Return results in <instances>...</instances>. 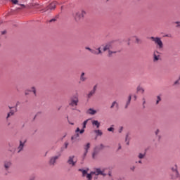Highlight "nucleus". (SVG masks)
<instances>
[{
	"label": "nucleus",
	"instance_id": "nucleus-40",
	"mask_svg": "<svg viewBox=\"0 0 180 180\" xmlns=\"http://www.w3.org/2000/svg\"><path fill=\"white\" fill-rule=\"evenodd\" d=\"M86 50H89V51H92V49H91V48L89 47H86Z\"/></svg>",
	"mask_w": 180,
	"mask_h": 180
},
{
	"label": "nucleus",
	"instance_id": "nucleus-38",
	"mask_svg": "<svg viewBox=\"0 0 180 180\" xmlns=\"http://www.w3.org/2000/svg\"><path fill=\"white\" fill-rule=\"evenodd\" d=\"M12 3H13L15 5L18 4V0H11Z\"/></svg>",
	"mask_w": 180,
	"mask_h": 180
},
{
	"label": "nucleus",
	"instance_id": "nucleus-8",
	"mask_svg": "<svg viewBox=\"0 0 180 180\" xmlns=\"http://www.w3.org/2000/svg\"><path fill=\"white\" fill-rule=\"evenodd\" d=\"M161 56H160V52L158 51H155L153 52V61L154 63L158 61V60H160Z\"/></svg>",
	"mask_w": 180,
	"mask_h": 180
},
{
	"label": "nucleus",
	"instance_id": "nucleus-27",
	"mask_svg": "<svg viewBox=\"0 0 180 180\" xmlns=\"http://www.w3.org/2000/svg\"><path fill=\"white\" fill-rule=\"evenodd\" d=\"M96 155H98V152L96 151V148H95L94 151L92 154V158L95 160V158H96Z\"/></svg>",
	"mask_w": 180,
	"mask_h": 180
},
{
	"label": "nucleus",
	"instance_id": "nucleus-21",
	"mask_svg": "<svg viewBox=\"0 0 180 180\" xmlns=\"http://www.w3.org/2000/svg\"><path fill=\"white\" fill-rule=\"evenodd\" d=\"M171 178H172V179H176V178H179V173H178V172H177V174H176V173L173 172L171 174Z\"/></svg>",
	"mask_w": 180,
	"mask_h": 180
},
{
	"label": "nucleus",
	"instance_id": "nucleus-9",
	"mask_svg": "<svg viewBox=\"0 0 180 180\" xmlns=\"http://www.w3.org/2000/svg\"><path fill=\"white\" fill-rule=\"evenodd\" d=\"M25 143V141L22 142V141H20V144L18 147L15 149V151H17L18 153H20V151H23Z\"/></svg>",
	"mask_w": 180,
	"mask_h": 180
},
{
	"label": "nucleus",
	"instance_id": "nucleus-11",
	"mask_svg": "<svg viewBox=\"0 0 180 180\" xmlns=\"http://www.w3.org/2000/svg\"><path fill=\"white\" fill-rule=\"evenodd\" d=\"M89 148H91V143H88L85 146H84V150L85 152L83 155V158H85L86 157V155L88 154V150H89Z\"/></svg>",
	"mask_w": 180,
	"mask_h": 180
},
{
	"label": "nucleus",
	"instance_id": "nucleus-24",
	"mask_svg": "<svg viewBox=\"0 0 180 180\" xmlns=\"http://www.w3.org/2000/svg\"><path fill=\"white\" fill-rule=\"evenodd\" d=\"M86 79V77H85V73L82 72L80 75V81H82V82H84V81Z\"/></svg>",
	"mask_w": 180,
	"mask_h": 180
},
{
	"label": "nucleus",
	"instance_id": "nucleus-30",
	"mask_svg": "<svg viewBox=\"0 0 180 180\" xmlns=\"http://www.w3.org/2000/svg\"><path fill=\"white\" fill-rule=\"evenodd\" d=\"M92 175H94V174H92V172L90 174H86V178L88 180H92Z\"/></svg>",
	"mask_w": 180,
	"mask_h": 180
},
{
	"label": "nucleus",
	"instance_id": "nucleus-45",
	"mask_svg": "<svg viewBox=\"0 0 180 180\" xmlns=\"http://www.w3.org/2000/svg\"><path fill=\"white\" fill-rule=\"evenodd\" d=\"M122 130H123V127H121V128L120 129V133H122Z\"/></svg>",
	"mask_w": 180,
	"mask_h": 180
},
{
	"label": "nucleus",
	"instance_id": "nucleus-17",
	"mask_svg": "<svg viewBox=\"0 0 180 180\" xmlns=\"http://www.w3.org/2000/svg\"><path fill=\"white\" fill-rule=\"evenodd\" d=\"M96 110L92 109V108H89L88 110H87V113L89 115H91V116H94V115H96Z\"/></svg>",
	"mask_w": 180,
	"mask_h": 180
},
{
	"label": "nucleus",
	"instance_id": "nucleus-33",
	"mask_svg": "<svg viewBox=\"0 0 180 180\" xmlns=\"http://www.w3.org/2000/svg\"><path fill=\"white\" fill-rule=\"evenodd\" d=\"M142 105H143V109L146 108V98L144 97L142 98Z\"/></svg>",
	"mask_w": 180,
	"mask_h": 180
},
{
	"label": "nucleus",
	"instance_id": "nucleus-23",
	"mask_svg": "<svg viewBox=\"0 0 180 180\" xmlns=\"http://www.w3.org/2000/svg\"><path fill=\"white\" fill-rule=\"evenodd\" d=\"M117 53V51H112V49L108 51V57H112L113 54H116Z\"/></svg>",
	"mask_w": 180,
	"mask_h": 180
},
{
	"label": "nucleus",
	"instance_id": "nucleus-14",
	"mask_svg": "<svg viewBox=\"0 0 180 180\" xmlns=\"http://www.w3.org/2000/svg\"><path fill=\"white\" fill-rule=\"evenodd\" d=\"M91 123H92V126L96 127V129H99V127H101V122H99V121L98 120H94L91 121Z\"/></svg>",
	"mask_w": 180,
	"mask_h": 180
},
{
	"label": "nucleus",
	"instance_id": "nucleus-28",
	"mask_svg": "<svg viewBox=\"0 0 180 180\" xmlns=\"http://www.w3.org/2000/svg\"><path fill=\"white\" fill-rule=\"evenodd\" d=\"M160 102H161V96H158L156 97L155 105H158V103H160Z\"/></svg>",
	"mask_w": 180,
	"mask_h": 180
},
{
	"label": "nucleus",
	"instance_id": "nucleus-13",
	"mask_svg": "<svg viewBox=\"0 0 180 180\" xmlns=\"http://www.w3.org/2000/svg\"><path fill=\"white\" fill-rule=\"evenodd\" d=\"M57 5V1H53L50 4V5L48 6V9H50V11H53V9H56V6Z\"/></svg>",
	"mask_w": 180,
	"mask_h": 180
},
{
	"label": "nucleus",
	"instance_id": "nucleus-3",
	"mask_svg": "<svg viewBox=\"0 0 180 180\" xmlns=\"http://www.w3.org/2000/svg\"><path fill=\"white\" fill-rule=\"evenodd\" d=\"M78 102L79 100L78 99V96H73L70 98V102L69 103L70 106H77Z\"/></svg>",
	"mask_w": 180,
	"mask_h": 180
},
{
	"label": "nucleus",
	"instance_id": "nucleus-39",
	"mask_svg": "<svg viewBox=\"0 0 180 180\" xmlns=\"http://www.w3.org/2000/svg\"><path fill=\"white\" fill-rule=\"evenodd\" d=\"M158 133H160V129H157L155 132L156 136H158Z\"/></svg>",
	"mask_w": 180,
	"mask_h": 180
},
{
	"label": "nucleus",
	"instance_id": "nucleus-43",
	"mask_svg": "<svg viewBox=\"0 0 180 180\" xmlns=\"http://www.w3.org/2000/svg\"><path fill=\"white\" fill-rule=\"evenodd\" d=\"M6 34V31L4 30L1 32V34Z\"/></svg>",
	"mask_w": 180,
	"mask_h": 180
},
{
	"label": "nucleus",
	"instance_id": "nucleus-19",
	"mask_svg": "<svg viewBox=\"0 0 180 180\" xmlns=\"http://www.w3.org/2000/svg\"><path fill=\"white\" fill-rule=\"evenodd\" d=\"M11 165H12V163L11 162H6L4 163V167L6 169H9Z\"/></svg>",
	"mask_w": 180,
	"mask_h": 180
},
{
	"label": "nucleus",
	"instance_id": "nucleus-5",
	"mask_svg": "<svg viewBox=\"0 0 180 180\" xmlns=\"http://www.w3.org/2000/svg\"><path fill=\"white\" fill-rule=\"evenodd\" d=\"M75 156L72 155L70 156L67 163L68 164V165H70V167H75L76 164H77V160H75Z\"/></svg>",
	"mask_w": 180,
	"mask_h": 180
},
{
	"label": "nucleus",
	"instance_id": "nucleus-35",
	"mask_svg": "<svg viewBox=\"0 0 180 180\" xmlns=\"http://www.w3.org/2000/svg\"><path fill=\"white\" fill-rule=\"evenodd\" d=\"M88 123V120H85L84 122H83V129H86V124Z\"/></svg>",
	"mask_w": 180,
	"mask_h": 180
},
{
	"label": "nucleus",
	"instance_id": "nucleus-26",
	"mask_svg": "<svg viewBox=\"0 0 180 180\" xmlns=\"http://www.w3.org/2000/svg\"><path fill=\"white\" fill-rule=\"evenodd\" d=\"M145 157H146V153H139L138 155V158H139V160H143V158H144Z\"/></svg>",
	"mask_w": 180,
	"mask_h": 180
},
{
	"label": "nucleus",
	"instance_id": "nucleus-36",
	"mask_svg": "<svg viewBox=\"0 0 180 180\" xmlns=\"http://www.w3.org/2000/svg\"><path fill=\"white\" fill-rule=\"evenodd\" d=\"M176 25V27H180V21H176L174 22Z\"/></svg>",
	"mask_w": 180,
	"mask_h": 180
},
{
	"label": "nucleus",
	"instance_id": "nucleus-15",
	"mask_svg": "<svg viewBox=\"0 0 180 180\" xmlns=\"http://www.w3.org/2000/svg\"><path fill=\"white\" fill-rule=\"evenodd\" d=\"M97 50L98 51L92 49L91 53H92V54H96V56L102 54V51L101 50V48H98Z\"/></svg>",
	"mask_w": 180,
	"mask_h": 180
},
{
	"label": "nucleus",
	"instance_id": "nucleus-1",
	"mask_svg": "<svg viewBox=\"0 0 180 180\" xmlns=\"http://www.w3.org/2000/svg\"><path fill=\"white\" fill-rule=\"evenodd\" d=\"M86 15V12L84 10H80L74 14V19L77 23H81L84 20V18Z\"/></svg>",
	"mask_w": 180,
	"mask_h": 180
},
{
	"label": "nucleus",
	"instance_id": "nucleus-7",
	"mask_svg": "<svg viewBox=\"0 0 180 180\" xmlns=\"http://www.w3.org/2000/svg\"><path fill=\"white\" fill-rule=\"evenodd\" d=\"M115 47V45L112 43V42H110L107 44H105V46L103 47V51H107V50H113Z\"/></svg>",
	"mask_w": 180,
	"mask_h": 180
},
{
	"label": "nucleus",
	"instance_id": "nucleus-29",
	"mask_svg": "<svg viewBox=\"0 0 180 180\" xmlns=\"http://www.w3.org/2000/svg\"><path fill=\"white\" fill-rule=\"evenodd\" d=\"M15 112L13 110H11L10 112L8 113L6 119H9L11 116H13Z\"/></svg>",
	"mask_w": 180,
	"mask_h": 180
},
{
	"label": "nucleus",
	"instance_id": "nucleus-51",
	"mask_svg": "<svg viewBox=\"0 0 180 180\" xmlns=\"http://www.w3.org/2000/svg\"><path fill=\"white\" fill-rule=\"evenodd\" d=\"M131 169H134V167H133L131 168Z\"/></svg>",
	"mask_w": 180,
	"mask_h": 180
},
{
	"label": "nucleus",
	"instance_id": "nucleus-12",
	"mask_svg": "<svg viewBox=\"0 0 180 180\" xmlns=\"http://www.w3.org/2000/svg\"><path fill=\"white\" fill-rule=\"evenodd\" d=\"M96 88H97V86L95 85L93 89L89 93L88 98H91L95 94V92L96 91Z\"/></svg>",
	"mask_w": 180,
	"mask_h": 180
},
{
	"label": "nucleus",
	"instance_id": "nucleus-16",
	"mask_svg": "<svg viewBox=\"0 0 180 180\" xmlns=\"http://www.w3.org/2000/svg\"><path fill=\"white\" fill-rule=\"evenodd\" d=\"M110 108V109H113L114 108L119 109V103L117 101H113Z\"/></svg>",
	"mask_w": 180,
	"mask_h": 180
},
{
	"label": "nucleus",
	"instance_id": "nucleus-25",
	"mask_svg": "<svg viewBox=\"0 0 180 180\" xmlns=\"http://www.w3.org/2000/svg\"><path fill=\"white\" fill-rule=\"evenodd\" d=\"M94 133H96V136H102L103 134L102 131H101L99 129L94 130Z\"/></svg>",
	"mask_w": 180,
	"mask_h": 180
},
{
	"label": "nucleus",
	"instance_id": "nucleus-49",
	"mask_svg": "<svg viewBox=\"0 0 180 180\" xmlns=\"http://www.w3.org/2000/svg\"><path fill=\"white\" fill-rule=\"evenodd\" d=\"M101 148H103V144L101 145Z\"/></svg>",
	"mask_w": 180,
	"mask_h": 180
},
{
	"label": "nucleus",
	"instance_id": "nucleus-18",
	"mask_svg": "<svg viewBox=\"0 0 180 180\" xmlns=\"http://www.w3.org/2000/svg\"><path fill=\"white\" fill-rule=\"evenodd\" d=\"M172 172H174V174H176V175H178V166L175 165L174 167H172Z\"/></svg>",
	"mask_w": 180,
	"mask_h": 180
},
{
	"label": "nucleus",
	"instance_id": "nucleus-42",
	"mask_svg": "<svg viewBox=\"0 0 180 180\" xmlns=\"http://www.w3.org/2000/svg\"><path fill=\"white\" fill-rule=\"evenodd\" d=\"M49 22H56V19H55V18H53V19H51V20H49Z\"/></svg>",
	"mask_w": 180,
	"mask_h": 180
},
{
	"label": "nucleus",
	"instance_id": "nucleus-46",
	"mask_svg": "<svg viewBox=\"0 0 180 180\" xmlns=\"http://www.w3.org/2000/svg\"><path fill=\"white\" fill-rule=\"evenodd\" d=\"M65 148H67L68 147V143H65Z\"/></svg>",
	"mask_w": 180,
	"mask_h": 180
},
{
	"label": "nucleus",
	"instance_id": "nucleus-48",
	"mask_svg": "<svg viewBox=\"0 0 180 180\" xmlns=\"http://www.w3.org/2000/svg\"><path fill=\"white\" fill-rule=\"evenodd\" d=\"M121 148H122V146H120V144H119L118 150H120Z\"/></svg>",
	"mask_w": 180,
	"mask_h": 180
},
{
	"label": "nucleus",
	"instance_id": "nucleus-50",
	"mask_svg": "<svg viewBox=\"0 0 180 180\" xmlns=\"http://www.w3.org/2000/svg\"><path fill=\"white\" fill-rule=\"evenodd\" d=\"M127 137H129V136L127 135V136H126V140H127Z\"/></svg>",
	"mask_w": 180,
	"mask_h": 180
},
{
	"label": "nucleus",
	"instance_id": "nucleus-2",
	"mask_svg": "<svg viewBox=\"0 0 180 180\" xmlns=\"http://www.w3.org/2000/svg\"><path fill=\"white\" fill-rule=\"evenodd\" d=\"M150 39L152 40V41H154L157 49H159V50L164 49V44L162 43L161 38L151 37Z\"/></svg>",
	"mask_w": 180,
	"mask_h": 180
},
{
	"label": "nucleus",
	"instance_id": "nucleus-47",
	"mask_svg": "<svg viewBox=\"0 0 180 180\" xmlns=\"http://www.w3.org/2000/svg\"><path fill=\"white\" fill-rule=\"evenodd\" d=\"M134 100L136 101L137 99V96H134Z\"/></svg>",
	"mask_w": 180,
	"mask_h": 180
},
{
	"label": "nucleus",
	"instance_id": "nucleus-31",
	"mask_svg": "<svg viewBox=\"0 0 180 180\" xmlns=\"http://www.w3.org/2000/svg\"><path fill=\"white\" fill-rule=\"evenodd\" d=\"M79 171H81L82 172L83 176H85V175L88 174V172L86 170L79 169Z\"/></svg>",
	"mask_w": 180,
	"mask_h": 180
},
{
	"label": "nucleus",
	"instance_id": "nucleus-6",
	"mask_svg": "<svg viewBox=\"0 0 180 180\" xmlns=\"http://www.w3.org/2000/svg\"><path fill=\"white\" fill-rule=\"evenodd\" d=\"M85 131V129L82 128V129H79V128H77L75 133L76 134L73 136H72L71 140L74 141L75 139H77V137H79V134H83V133ZM79 133V134H78Z\"/></svg>",
	"mask_w": 180,
	"mask_h": 180
},
{
	"label": "nucleus",
	"instance_id": "nucleus-37",
	"mask_svg": "<svg viewBox=\"0 0 180 180\" xmlns=\"http://www.w3.org/2000/svg\"><path fill=\"white\" fill-rule=\"evenodd\" d=\"M108 131H115V128H113V127H110V128L108 129Z\"/></svg>",
	"mask_w": 180,
	"mask_h": 180
},
{
	"label": "nucleus",
	"instance_id": "nucleus-4",
	"mask_svg": "<svg viewBox=\"0 0 180 180\" xmlns=\"http://www.w3.org/2000/svg\"><path fill=\"white\" fill-rule=\"evenodd\" d=\"M91 174L94 175H102L103 176H106V174H105V170L104 169H101V168H96L95 169L94 172H91Z\"/></svg>",
	"mask_w": 180,
	"mask_h": 180
},
{
	"label": "nucleus",
	"instance_id": "nucleus-41",
	"mask_svg": "<svg viewBox=\"0 0 180 180\" xmlns=\"http://www.w3.org/2000/svg\"><path fill=\"white\" fill-rule=\"evenodd\" d=\"M179 80H180V79L176 80V81L174 82V85H177V84H179Z\"/></svg>",
	"mask_w": 180,
	"mask_h": 180
},
{
	"label": "nucleus",
	"instance_id": "nucleus-20",
	"mask_svg": "<svg viewBox=\"0 0 180 180\" xmlns=\"http://www.w3.org/2000/svg\"><path fill=\"white\" fill-rule=\"evenodd\" d=\"M130 102H131V96H129L128 97V100L126 103V105H125V109H127V108H129V105H130Z\"/></svg>",
	"mask_w": 180,
	"mask_h": 180
},
{
	"label": "nucleus",
	"instance_id": "nucleus-32",
	"mask_svg": "<svg viewBox=\"0 0 180 180\" xmlns=\"http://www.w3.org/2000/svg\"><path fill=\"white\" fill-rule=\"evenodd\" d=\"M31 92H33L34 95L36 96V94H37V93H36V87L32 86L31 88Z\"/></svg>",
	"mask_w": 180,
	"mask_h": 180
},
{
	"label": "nucleus",
	"instance_id": "nucleus-10",
	"mask_svg": "<svg viewBox=\"0 0 180 180\" xmlns=\"http://www.w3.org/2000/svg\"><path fill=\"white\" fill-rule=\"evenodd\" d=\"M58 158H60V155H56V156L51 157L49 160L50 165H56V162Z\"/></svg>",
	"mask_w": 180,
	"mask_h": 180
},
{
	"label": "nucleus",
	"instance_id": "nucleus-22",
	"mask_svg": "<svg viewBox=\"0 0 180 180\" xmlns=\"http://www.w3.org/2000/svg\"><path fill=\"white\" fill-rule=\"evenodd\" d=\"M136 91H137V92H139L140 94H144V91H145L144 88H143V87H141L140 86H139L136 88Z\"/></svg>",
	"mask_w": 180,
	"mask_h": 180
},
{
	"label": "nucleus",
	"instance_id": "nucleus-44",
	"mask_svg": "<svg viewBox=\"0 0 180 180\" xmlns=\"http://www.w3.org/2000/svg\"><path fill=\"white\" fill-rule=\"evenodd\" d=\"M137 162H139V164H143V162H141V160H139L138 162H136V164H137Z\"/></svg>",
	"mask_w": 180,
	"mask_h": 180
},
{
	"label": "nucleus",
	"instance_id": "nucleus-34",
	"mask_svg": "<svg viewBox=\"0 0 180 180\" xmlns=\"http://www.w3.org/2000/svg\"><path fill=\"white\" fill-rule=\"evenodd\" d=\"M135 37V40H136V42L137 44H139V43H140V42L141 41V39H140L139 38V37L135 36V37Z\"/></svg>",
	"mask_w": 180,
	"mask_h": 180
}]
</instances>
